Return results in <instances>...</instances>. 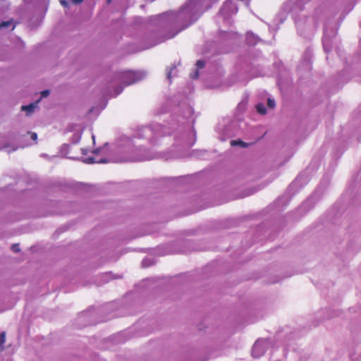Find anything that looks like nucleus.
Segmentation results:
<instances>
[{"label":"nucleus","mask_w":361,"mask_h":361,"mask_svg":"<svg viewBox=\"0 0 361 361\" xmlns=\"http://www.w3.org/2000/svg\"><path fill=\"white\" fill-rule=\"evenodd\" d=\"M199 76V73L198 71H196L195 73H194V75L192 77L193 79H196Z\"/></svg>","instance_id":"4468645a"},{"label":"nucleus","mask_w":361,"mask_h":361,"mask_svg":"<svg viewBox=\"0 0 361 361\" xmlns=\"http://www.w3.org/2000/svg\"><path fill=\"white\" fill-rule=\"evenodd\" d=\"M111 1V0H108V2L110 3Z\"/></svg>","instance_id":"f3484780"},{"label":"nucleus","mask_w":361,"mask_h":361,"mask_svg":"<svg viewBox=\"0 0 361 361\" xmlns=\"http://www.w3.org/2000/svg\"><path fill=\"white\" fill-rule=\"evenodd\" d=\"M267 105H268L269 107H270L271 109L274 108L275 106V102H274V100L269 98L267 99Z\"/></svg>","instance_id":"6e6552de"},{"label":"nucleus","mask_w":361,"mask_h":361,"mask_svg":"<svg viewBox=\"0 0 361 361\" xmlns=\"http://www.w3.org/2000/svg\"><path fill=\"white\" fill-rule=\"evenodd\" d=\"M231 145L232 146L239 145V146H241L243 147H246L248 145L247 143H245L243 141L240 140H231Z\"/></svg>","instance_id":"7ed1b4c3"},{"label":"nucleus","mask_w":361,"mask_h":361,"mask_svg":"<svg viewBox=\"0 0 361 361\" xmlns=\"http://www.w3.org/2000/svg\"><path fill=\"white\" fill-rule=\"evenodd\" d=\"M118 79L121 80L125 86L130 85L140 80V77L135 71H127L121 73L118 75Z\"/></svg>","instance_id":"f257e3e1"},{"label":"nucleus","mask_w":361,"mask_h":361,"mask_svg":"<svg viewBox=\"0 0 361 361\" xmlns=\"http://www.w3.org/2000/svg\"><path fill=\"white\" fill-rule=\"evenodd\" d=\"M12 248V250L15 252H18L20 251V248H19V244H13L11 247Z\"/></svg>","instance_id":"1a4fd4ad"},{"label":"nucleus","mask_w":361,"mask_h":361,"mask_svg":"<svg viewBox=\"0 0 361 361\" xmlns=\"http://www.w3.org/2000/svg\"><path fill=\"white\" fill-rule=\"evenodd\" d=\"M49 94V90H44L41 92V97H46Z\"/></svg>","instance_id":"9d476101"},{"label":"nucleus","mask_w":361,"mask_h":361,"mask_svg":"<svg viewBox=\"0 0 361 361\" xmlns=\"http://www.w3.org/2000/svg\"><path fill=\"white\" fill-rule=\"evenodd\" d=\"M72 1L75 4H80L83 1V0H72Z\"/></svg>","instance_id":"ddd939ff"},{"label":"nucleus","mask_w":361,"mask_h":361,"mask_svg":"<svg viewBox=\"0 0 361 361\" xmlns=\"http://www.w3.org/2000/svg\"><path fill=\"white\" fill-rule=\"evenodd\" d=\"M122 90H123V89H121L118 91H117L116 93V95L119 94L122 92Z\"/></svg>","instance_id":"dca6fc26"},{"label":"nucleus","mask_w":361,"mask_h":361,"mask_svg":"<svg viewBox=\"0 0 361 361\" xmlns=\"http://www.w3.org/2000/svg\"><path fill=\"white\" fill-rule=\"evenodd\" d=\"M257 348H258V345H255L254 348H253V350H252V352L254 353L257 350Z\"/></svg>","instance_id":"2eb2a0df"},{"label":"nucleus","mask_w":361,"mask_h":361,"mask_svg":"<svg viewBox=\"0 0 361 361\" xmlns=\"http://www.w3.org/2000/svg\"><path fill=\"white\" fill-rule=\"evenodd\" d=\"M35 108V105L34 104H30L27 106H22L21 109L23 111H27L28 113H32Z\"/></svg>","instance_id":"20e7f679"},{"label":"nucleus","mask_w":361,"mask_h":361,"mask_svg":"<svg viewBox=\"0 0 361 361\" xmlns=\"http://www.w3.org/2000/svg\"><path fill=\"white\" fill-rule=\"evenodd\" d=\"M12 25H13L12 20L4 21L0 23V29H1L3 27H8Z\"/></svg>","instance_id":"423d86ee"},{"label":"nucleus","mask_w":361,"mask_h":361,"mask_svg":"<svg viewBox=\"0 0 361 361\" xmlns=\"http://www.w3.org/2000/svg\"><path fill=\"white\" fill-rule=\"evenodd\" d=\"M257 111L259 114L264 115L266 114V108L263 104H258L256 105Z\"/></svg>","instance_id":"f03ea898"},{"label":"nucleus","mask_w":361,"mask_h":361,"mask_svg":"<svg viewBox=\"0 0 361 361\" xmlns=\"http://www.w3.org/2000/svg\"><path fill=\"white\" fill-rule=\"evenodd\" d=\"M30 137L34 141H36L37 139V135L35 133H30Z\"/></svg>","instance_id":"9b49d317"},{"label":"nucleus","mask_w":361,"mask_h":361,"mask_svg":"<svg viewBox=\"0 0 361 361\" xmlns=\"http://www.w3.org/2000/svg\"><path fill=\"white\" fill-rule=\"evenodd\" d=\"M60 3L61 5H63L65 7L68 6V2L66 0H61Z\"/></svg>","instance_id":"f8f14e48"},{"label":"nucleus","mask_w":361,"mask_h":361,"mask_svg":"<svg viewBox=\"0 0 361 361\" xmlns=\"http://www.w3.org/2000/svg\"><path fill=\"white\" fill-rule=\"evenodd\" d=\"M6 341V333L1 332L0 334V351L4 350V344Z\"/></svg>","instance_id":"39448f33"},{"label":"nucleus","mask_w":361,"mask_h":361,"mask_svg":"<svg viewBox=\"0 0 361 361\" xmlns=\"http://www.w3.org/2000/svg\"><path fill=\"white\" fill-rule=\"evenodd\" d=\"M196 66L198 69L203 68L205 66V62L203 60H198L196 63Z\"/></svg>","instance_id":"0eeeda50"}]
</instances>
